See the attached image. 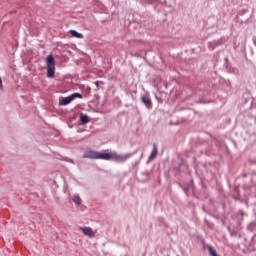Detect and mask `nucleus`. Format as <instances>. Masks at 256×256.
Segmentation results:
<instances>
[{"instance_id":"f257e3e1","label":"nucleus","mask_w":256,"mask_h":256,"mask_svg":"<svg viewBox=\"0 0 256 256\" xmlns=\"http://www.w3.org/2000/svg\"><path fill=\"white\" fill-rule=\"evenodd\" d=\"M127 159H131V154H118L117 152L106 153V161H116L117 163H125Z\"/></svg>"},{"instance_id":"f03ea898","label":"nucleus","mask_w":256,"mask_h":256,"mask_svg":"<svg viewBox=\"0 0 256 256\" xmlns=\"http://www.w3.org/2000/svg\"><path fill=\"white\" fill-rule=\"evenodd\" d=\"M107 153L97 152L95 150L88 149L83 154V159H102L106 161Z\"/></svg>"},{"instance_id":"7ed1b4c3","label":"nucleus","mask_w":256,"mask_h":256,"mask_svg":"<svg viewBox=\"0 0 256 256\" xmlns=\"http://www.w3.org/2000/svg\"><path fill=\"white\" fill-rule=\"evenodd\" d=\"M47 63V77L50 79H53L55 77V58H53V55H49L46 58Z\"/></svg>"},{"instance_id":"20e7f679","label":"nucleus","mask_w":256,"mask_h":256,"mask_svg":"<svg viewBox=\"0 0 256 256\" xmlns=\"http://www.w3.org/2000/svg\"><path fill=\"white\" fill-rule=\"evenodd\" d=\"M83 99V96L80 93H73L68 97H62L59 99V105H69L71 101H74L75 99Z\"/></svg>"},{"instance_id":"39448f33","label":"nucleus","mask_w":256,"mask_h":256,"mask_svg":"<svg viewBox=\"0 0 256 256\" xmlns=\"http://www.w3.org/2000/svg\"><path fill=\"white\" fill-rule=\"evenodd\" d=\"M79 230L83 232L87 237H95V232L91 227H79Z\"/></svg>"},{"instance_id":"423d86ee","label":"nucleus","mask_w":256,"mask_h":256,"mask_svg":"<svg viewBox=\"0 0 256 256\" xmlns=\"http://www.w3.org/2000/svg\"><path fill=\"white\" fill-rule=\"evenodd\" d=\"M70 35H72V37H75L76 39H83V34L75 30H70Z\"/></svg>"},{"instance_id":"0eeeda50","label":"nucleus","mask_w":256,"mask_h":256,"mask_svg":"<svg viewBox=\"0 0 256 256\" xmlns=\"http://www.w3.org/2000/svg\"><path fill=\"white\" fill-rule=\"evenodd\" d=\"M157 153H158L157 144H153V150L150 155V159H155V157H157Z\"/></svg>"},{"instance_id":"6e6552de","label":"nucleus","mask_w":256,"mask_h":256,"mask_svg":"<svg viewBox=\"0 0 256 256\" xmlns=\"http://www.w3.org/2000/svg\"><path fill=\"white\" fill-rule=\"evenodd\" d=\"M142 103H144V105H145L148 109H150V107H151V99H149V98H147V97H143V98H142Z\"/></svg>"},{"instance_id":"1a4fd4ad","label":"nucleus","mask_w":256,"mask_h":256,"mask_svg":"<svg viewBox=\"0 0 256 256\" xmlns=\"http://www.w3.org/2000/svg\"><path fill=\"white\" fill-rule=\"evenodd\" d=\"M80 121H81L82 125H85V123H89V117L87 115L81 114Z\"/></svg>"},{"instance_id":"9d476101","label":"nucleus","mask_w":256,"mask_h":256,"mask_svg":"<svg viewBox=\"0 0 256 256\" xmlns=\"http://www.w3.org/2000/svg\"><path fill=\"white\" fill-rule=\"evenodd\" d=\"M208 250L211 256H219L217 254V251H215V248H213V246H209Z\"/></svg>"},{"instance_id":"9b49d317","label":"nucleus","mask_w":256,"mask_h":256,"mask_svg":"<svg viewBox=\"0 0 256 256\" xmlns=\"http://www.w3.org/2000/svg\"><path fill=\"white\" fill-rule=\"evenodd\" d=\"M73 202L76 203V205H81V198L79 196H74Z\"/></svg>"},{"instance_id":"f8f14e48","label":"nucleus","mask_w":256,"mask_h":256,"mask_svg":"<svg viewBox=\"0 0 256 256\" xmlns=\"http://www.w3.org/2000/svg\"><path fill=\"white\" fill-rule=\"evenodd\" d=\"M0 89H3V80L0 77Z\"/></svg>"},{"instance_id":"ddd939ff","label":"nucleus","mask_w":256,"mask_h":256,"mask_svg":"<svg viewBox=\"0 0 256 256\" xmlns=\"http://www.w3.org/2000/svg\"><path fill=\"white\" fill-rule=\"evenodd\" d=\"M96 87H99V81L95 82Z\"/></svg>"}]
</instances>
